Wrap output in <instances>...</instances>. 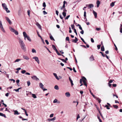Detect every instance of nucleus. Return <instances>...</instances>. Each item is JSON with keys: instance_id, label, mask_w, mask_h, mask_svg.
I'll use <instances>...</instances> for the list:
<instances>
[{"instance_id": "obj_1", "label": "nucleus", "mask_w": 122, "mask_h": 122, "mask_svg": "<svg viewBox=\"0 0 122 122\" xmlns=\"http://www.w3.org/2000/svg\"><path fill=\"white\" fill-rule=\"evenodd\" d=\"M20 46L21 48L24 51H25L26 50V48L25 44L23 41L20 38H18Z\"/></svg>"}, {"instance_id": "obj_2", "label": "nucleus", "mask_w": 122, "mask_h": 122, "mask_svg": "<svg viewBox=\"0 0 122 122\" xmlns=\"http://www.w3.org/2000/svg\"><path fill=\"white\" fill-rule=\"evenodd\" d=\"M23 36L24 37V39L25 40H26V38H27V39L30 41V42L31 41V39L30 37L28 36L26 32L25 31H24L23 33Z\"/></svg>"}, {"instance_id": "obj_3", "label": "nucleus", "mask_w": 122, "mask_h": 122, "mask_svg": "<svg viewBox=\"0 0 122 122\" xmlns=\"http://www.w3.org/2000/svg\"><path fill=\"white\" fill-rule=\"evenodd\" d=\"M2 5L3 9L5 10L7 13H9L10 12V10H8V9L7 7V5L5 3H2Z\"/></svg>"}, {"instance_id": "obj_4", "label": "nucleus", "mask_w": 122, "mask_h": 122, "mask_svg": "<svg viewBox=\"0 0 122 122\" xmlns=\"http://www.w3.org/2000/svg\"><path fill=\"white\" fill-rule=\"evenodd\" d=\"M9 29L12 32H14L16 35H18V32L12 27H9Z\"/></svg>"}, {"instance_id": "obj_5", "label": "nucleus", "mask_w": 122, "mask_h": 122, "mask_svg": "<svg viewBox=\"0 0 122 122\" xmlns=\"http://www.w3.org/2000/svg\"><path fill=\"white\" fill-rule=\"evenodd\" d=\"M0 28L1 30L3 32H5V31L4 30L2 24V22L0 20Z\"/></svg>"}, {"instance_id": "obj_6", "label": "nucleus", "mask_w": 122, "mask_h": 122, "mask_svg": "<svg viewBox=\"0 0 122 122\" xmlns=\"http://www.w3.org/2000/svg\"><path fill=\"white\" fill-rule=\"evenodd\" d=\"M82 81L84 83V85L87 86V84H86V82L87 81V80L86 78L84 77H83L81 79Z\"/></svg>"}, {"instance_id": "obj_7", "label": "nucleus", "mask_w": 122, "mask_h": 122, "mask_svg": "<svg viewBox=\"0 0 122 122\" xmlns=\"http://www.w3.org/2000/svg\"><path fill=\"white\" fill-rule=\"evenodd\" d=\"M32 59H35L36 61L37 62L38 64H39L40 61L38 57L37 56L34 57H33Z\"/></svg>"}, {"instance_id": "obj_8", "label": "nucleus", "mask_w": 122, "mask_h": 122, "mask_svg": "<svg viewBox=\"0 0 122 122\" xmlns=\"http://www.w3.org/2000/svg\"><path fill=\"white\" fill-rule=\"evenodd\" d=\"M31 78L33 80H35L37 81L39 80V79L35 76H33L31 77Z\"/></svg>"}, {"instance_id": "obj_9", "label": "nucleus", "mask_w": 122, "mask_h": 122, "mask_svg": "<svg viewBox=\"0 0 122 122\" xmlns=\"http://www.w3.org/2000/svg\"><path fill=\"white\" fill-rule=\"evenodd\" d=\"M5 18L6 20L8 21V22L10 24H12V22L8 17H5Z\"/></svg>"}, {"instance_id": "obj_10", "label": "nucleus", "mask_w": 122, "mask_h": 122, "mask_svg": "<svg viewBox=\"0 0 122 122\" xmlns=\"http://www.w3.org/2000/svg\"><path fill=\"white\" fill-rule=\"evenodd\" d=\"M56 119V118L55 117H54L53 118H49L48 119V120L49 121H55Z\"/></svg>"}, {"instance_id": "obj_11", "label": "nucleus", "mask_w": 122, "mask_h": 122, "mask_svg": "<svg viewBox=\"0 0 122 122\" xmlns=\"http://www.w3.org/2000/svg\"><path fill=\"white\" fill-rule=\"evenodd\" d=\"M75 39H72V42L74 43H76L78 41V39L76 37H75Z\"/></svg>"}, {"instance_id": "obj_12", "label": "nucleus", "mask_w": 122, "mask_h": 122, "mask_svg": "<svg viewBox=\"0 0 122 122\" xmlns=\"http://www.w3.org/2000/svg\"><path fill=\"white\" fill-rule=\"evenodd\" d=\"M36 25L37 26L38 28L40 29H41V30H42V29L41 27V25L39 23H38L37 22V23L36 24Z\"/></svg>"}, {"instance_id": "obj_13", "label": "nucleus", "mask_w": 122, "mask_h": 122, "mask_svg": "<svg viewBox=\"0 0 122 122\" xmlns=\"http://www.w3.org/2000/svg\"><path fill=\"white\" fill-rule=\"evenodd\" d=\"M39 84L40 88H41L42 89H43L44 85L42 84L41 83H40Z\"/></svg>"}, {"instance_id": "obj_14", "label": "nucleus", "mask_w": 122, "mask_h": 122, "mask_svg": "<svg viewBox=\"0 0 122 122\" xmlns=\"http://www.w3.org/2000/svg\"><path fill=\"white\" fill-rule=\"evenodd\" d=\"M23 58L24 59H25L27 60H28L29 59V57H28L26 56H23Z\"/></svg>"}, {"instance_id": "obj_15", "label": "nucleus", "mask_w": 122, "mask_h": 122, "mask_svg": "<svg viewBox=\"0 0 122 122\" xmlns=\"http://www.w3.org/2000/svg\"><path fill=\"white\" fill-rule=\"evenodd\" d=\"M13 111L14 112V114L15 115H18L20 114V113H19L18 112L17 110H14Z\"/></svg>"}, {"instance_id": "obj_16", "label": "nucleus", "mask_w": 122, "mask_h": 122, "mask_svg": "<svg viewBox=\"0 0 122 122\" xmlns=\"http://www.w3.org/2000/svg\"><path fill=\"white\" fill-rule=\"evenodd\" d=\"M65 95L66 96L68 97H69L70 96V95L69 92H67L65 93Z\"/></svg>"}, {"instance_id": "obj_17", "label": "nucleus", "mask_w": 122, "mask_h": 122, "mask_svg": "<svg viewBox=\"0 0 122 122\" xmlns=\"http://www.w3.org/2000/svg\"><path fill=\"white\" fill-rule=\"evenodd\" d=\"M93 13L95 17V18H97V13L96 12H95L94 10H93Z\"/></svg>"}, {"instance_id": "obj_18", "label": "nucleus", "mask_w": 122, "mask_h": 122, "mask_svg": "<svg viewBox=\"0 0 122 122\" xmlns=\"http://www.w3.org/2000/svg\"><path fill=\"white\" fill-rule=\"evenodd\" d=\"M96 3L97 4V7H99V5L100 4V2L99 0H98L97 1Z\"/></svg>"}, {"instance_id": "obj_19", "label": "nucleus", "mask_w": 122, "mask_h": 122, "mask_svg": "<svg viewBox=\"0 0 122 122\" xmlns=\"http://www.w3.org/2000/svg\"><path fill=\"white\" fill-rule=\"evenodd\" d=\"M53 74L55 76L56 78L58 80H59V78L58 77L56 74V73H53Z\"/></svg>"}, {"instance_id": "obj_20", "label": "nucleus", "mask_w": 122, "mask_h": 122, "mask_svg": "<svg viewBox=\"0 0 122 122\" xmlns=\"http://www.w3.org/2000/svg\"><path fill=\"white\" fill-rule=\"evenodd\" d=\"M0 116L4 117L5 118H6V117L5 114L0 112Z\"/></svg>"}, {"instance_id": "obj_21", "label": "nucleus", "mask_w": 122, "mask_h": 122, "mask_svg": "<svg viewBox=\"0 0 122 122\" xmlns=\"http://www.w3.org/2000/svg\"><path fill=\"white\" fill-rule=\"evenodd\" d=\"M84 19H86V21L87 19L86 18V11H85L84 12Z\"/></svg>"}, {"instance_id": "obj_22", "label": "nucleus", "mask_w": 122, "mask_h": 122, "mask_svg": "<svg viewBox=\"0 0 122 122\" xmlns=\"http://www.w3.org/2000/svg\"><path fill=\"white\" fill-rule=\"evenodd\" d=\"M90 60L91 61H92L94 60L93 57L92 56H91L90 58Z\"/></svg>"}, {"instance_id": "obj_23", "label": "nucleus", "mask_w": 122, "mask_h": 122, "mask_svg": "<svg viewBox=\"0 0 122 122\" xmlns=\"http://www.w3.org/2000/svg\"><path fill=\"white\" fill-rule=\"evenodd\" d=\"M93 5L92 4H90L88 5V7L90 8L93 7Z\"/></svg>"}, {"instance_id": "obj_24", "label": "nucleus", "mask_w": 122, "mask_h": 122, "mask_svg": "<svg viewBox=\"0 0 122 122\" xmlns=\"http://www.w3.org/2000/svg\"><path fill=\"white\" fill-rule=\"evenodd\" d=\"M115 2H112L110 4V6L112 7L114 5V4L115 3Z\"/></svg>"}, {"instance_id": "obj_25", "label": "nucleus", "mask_w": 122, "mask_h": 122, "mask_svg": "<svg viewBox=\"0 0 122 122\" xmlns=\"http://www.w3.org/2000/svg\"><path fill=\"white\" fill-rule=\"evenodd\" d=\"M66 3L67 4V3L66 2V1H64L63 2V5L62 6L63 7H64V8H65V4Z\"/></svg>"}, {"instance_id": "obj_26", "label": "nucleus", "mask_w": 122, "mask_h": 122, "mask_svg": "<svg viewBox=\"0 0 122 122\" xmlns=\"http://www.w3.org/2000/svg\"><path fill=\"white\" fill-rule=\"evenodd\" d=\"M31 51L33 53H36V51L35 49H32Z\"/></svg>"}, {"instance_id": "obj_27", "label": "nucleus", "mask_w": 122, "mask_h": 122, "mask_svg": "<svg viewBox=\"0 0 122 122\" xmlns=\"http://www.w3.org/2000/svg\"><path fill=\"white\" fill-rule=\"evenodd\" d=\"M21 60V59H16L14 62H18Z\"/></svg>"}, {"instance_id": "obj_28", "label": "nucleus", "mask_w": 122, "mask_h": 122, "mask_svg": "<svg viewBox=\"0 0 122 122\" xmlns=\"http://www.w3.org/2000/svg\"><path fill=\"white\" fill-rule=\"evenodd\" d=\"M54 88L55 89L57 90H58L59 89V88H58V86L56 85L54 86Z\"/></svg>"}, {"instance_id": "obj_29", "label": "nucleus", "mask_w": 122, "mask_h": 122, "mask_svg": "<svg viewBox=\"0 0 122 122\" xmlns=\"http://www.w3.org/2000/svg\"><path fill=\"white\" fill-rule=\"evenodd\" d=\"M32 96L35 98H36L37 97L35 94H32Z\"/></svg>"}, {"instance_id": "obj_30", "label": "nucleus", "mask_w": 122, "mask_h": 122, "mask_svg": "<svg viewBox=\"0 0 122 122\" xmlns=\"http://www.w3.org/2000/svg\"><path fill=\"white\" fill-rule=\"evenodd\" d=\"M101 50L102 51H104V48L103 46L101 47Z\"/></svg>"}, {"instance_id": "obj_31", "label": "nucleus", "mask_w": 122, "mask_h": 122, "mask_svg": "<svg viewBox=\"0 0 122 122\" xmlns=\"http://www.w3.org/2000/svg\"><path fill=\"white\" fill-rule=\"evenodd\" d=\"M120 32L121 33H122V25H121L120 27Z\"/></svg>"}, {"instance_id": "obj_32", "label": "nucleus", "mask_w": 122, "mask_h": 122, "mask_svg": "<svg viewBox=\"0 0 122 122\" xmlns=\"http://www.w3.org/2000/svg\"><path fill=\"white\" fill-rule=\"evenodd\" d=\"M50 37L51 40H53L54 41H55L54 39L52 36V35H51L50 36Z\"/></svg>"}, {"instance_id": "obj_33", "label": "nucleus", "mask_w": 122, "mask_h": 122, "mask_svg": "<svg viewBox=\"0 0 122 122\" xmlns=\"http://www.w3.org/2000/svg\"><path fill=\"white\" fill-rule=\"evenodd\" d=\"M52 47L54 50H55L56 49L55 47V46L53 45H52Z\"/></svg>"}, {"instance_id": "obj_34", "label": "nucleus", "mask_w": 122, "mask_h": 122, "mask_svg": "<svg viewBox=\"0 0 122 122\" xmlns=\"http://www.w3.org/2000/svg\"><path fill=\"white\" fill-rule=\"evenodd\" d=\"M80 38L81 40L83 41V42L85 44H86V43L85 41L81 37H80Z\"/></svg>"}, {"instance_id": "obj_35", "label": "nucleus", "mask_w": 122, "mask_h": 122, "mask_svg": "<svg viewBox=\"0 0 122 122\" xmlns=\"http://www.w3.org/2000/svg\"><path fill=\"white\" fill-rule=\"evenodd\" d=\"M57 100L56 99H55L53 101V103H56L57 102Z\"/></svg>"}, {"instance_id": "obj_36", "label": "nucleus", "mask_w": 122, "mask_h": 122, "mask_svg": "<svg viewBox=\"0 0 122 122\" xmlns=\"http://www.w3.org/2000/svg\"><path fill=\"white\" fill-rule=\"evenodd\" d=\"M113 107L117 109L118 108V107L116 105H113Z\"/></svg>"}, {"instance_id": "obj_37", "label": "nucleus", "mask_w": 122, "mask_h": 122, "mask_svg": "<svg viewBox=\"0 0 122 122\" xmlns=\"http://www.w3.org/2000/svg\"><path fill=\"white\" fill-rule=\"evenodd\" d=\"M43 6L45 7L46 6V5L45 2H44L43 3Z\"/></svg>"}, {"instance_id": "obj_38", "label": "nucleus", "mask_w": 122, "mask_h": 122, "mask_svg": "<svg viewBox=\"0 0 122 122\" xmlns=\"http://www.w3.org/2000/svg\"><path fill=\"white\" fill-rule=\"evenodd\" d=\"M97 101H99V103H100L101 102V99H99V98H97Z\"/></svg>"}, {"instance_id": "obj_39", "label": "nucleus", "mask_w": 122, "mask_h": 122, "mask_svg": "<svg viewBox=\"0 0 122 122\" xmlns=\"http://www.w3.org/2000/svg\"><path fill=\"white\" fill-rule=\"evenodd\" d=\"M66 12H63L62 13V14L63 16L64 17H65L66 16Z\"/></svg>"}, {"instance_id": "obj_40", "label": "nucleus", "mask_w": 122, "mask_h": 122, "mask_svg": "<svg viewBox=\"0 0 122 122\" xmlns=\"http://www.w3.org/2000/svg\"><path fill=\"white\" fill-rule=\"evenodd\" d=\"M27 85L28 86H29L30 84V82L29 81H28L27 82Z\"/></svg>"}, {"instance_id": "obj_41", "label": "nucleus", "mask_w": 122, "mask_h": 122, "mask_svg": "<svg viewBox=\"0 0 122 122\" xmlns=\"http://www.w3.org/2000/svg\"><path fill=\"white\" fill-rule=\"evenodd\" d=\"M71 26L72 29L73 30L75 29L74 28V25H71Z\"/></svg>"}, {"instance_id": "obj_42", "label": "nucleus", "mask_w": 122, "mask_h": 122, "mask_svg": "<svg viewBox=\"0 0 122 122\" xmlns=\"http://www.w3.org/2000/svg\"><path fill=\"white\" fill-rule=\"evenodd\" d=\"M105 107H106L108 109H110V108L109 107V106L107 105H106Z\"/></svg>"}, {"instance_id": "obj_43", "label": "nucleus", "mask_w": 122, "mask_h": 122, "mask_svg": "<svg viewBox=\"0 0 122 122\" xmlns=\"http://www.w3.org/2000/svg\"><path fill=\"white\" fill-rule=\"evenodd\" d=\"M26 72L25 70H23L21 71V73L22 74H24Z\"/></svg>"}, {"instance_id": "obj_44", "label": "nucleus", "mask_w": 122, "mask_h": 122, "mask_svg": "<svg viewBox=\"0 0 122 122\" xmlns=\"http://www.w3.org/2000/svg\"><path fill=\"white\" fill-rule=\"evenodd\" d=\"M54 114L53 113H52L51 114L50 116V118L52 117H53Z\"/></svg>"}, {"instance_id": "obj_45", "label": "nucleus", "mask_w": 122, "mask_h": 122, "mask_svg": "<svg viewBox=\"0 0 122 122\" xmlns=\"http://www.w3.org/2000/svg\"><path fill=\"white\" fill-rule=\"evenodd\" d=\"M80 117V116L79 114H78L76 118V121H77L78 118Z\"/></svg>"}, {"instance_id": "obj_46", "label": "nucleus", "mask_w": 122, "mask_h": 122, "mask_svg": "<svg viewBox=\"0 0 122 122\" xmlns=\"http://www.w3.org/2000/svg\"><path fill=\"white\" fill-rule=\"evenodd\" d=\"M69 38L68 37H67L66 38V41H69Z\"/></svg>"}, {"instance_id": "obj_47", "label": "nucleus", "mask_w": 122, "mask_h": 122, "mask_svg": "<svg viewBox=\"0 0 122 122\" xmlns=\"http://www.w3.org/2000/svg\"><path fill=\"white\" fill-rule=\"evenodd\" d=\"M100 53L102 55L103 57H104L105 56V55L103 54V53L102 52H100Z\"/></svg>"}, {"instance_id": "obj_48", "label": "nucleus", "mask_w": 122, "mask_h": 122, "mask_svg": "<svg viewBox=\"0 0 122 122\" xmlns=\"http://www.w3.org/2000/svg\"><path fill=\"white\" fill-rule=\"evenodd\" d=\"M61 60L65 62V63H66V61H65V60H64V59H61Z\"/></svg>"}, {"instance_id": "obj_49", "label": "nucleus", "mask_w": 122, "mask_h": 122, "mask_svg": "<svg viewBox=\"0 0 122 122\" xmlns=\"http://www.w3.org/2000/svg\"><path fill=\"white\" fill-rule=\"evenodd\" d=\"M101 46V45H98L97 46V47L98 48V49H99L100 48V47Z\"/></svg>"}, {"instance_id": "obj_50", "label": "nucleus", "mask_w": 122, "mask_h": 122, "mask_svg": "<svg viewBox=\"0 0 122 122\" xmlns=\"http://www.w3.org/2000/svg\"><path fill=\"white\" fill-rule=\"evenodd\" d=\"M70 15L67 16L65 18V19L66 20L68 19V18H69L70 17Z\"/></svg>"}, {"instance_id": "obj_51", "label": "nucleus", "mask_w": 122, "mask_h": 122, "mask_svg": "<svg viewBox=\"0 0 122 122\" xmlns=\"http://www.w3.org/2000/svg\"><path fill=\"white\" fill-rule=\"evenodd\" d=\"M9 80L10 81H13L14 83L15 82V80H14L12 79H10Z\"/></svg>"}, {"instance_id": "obj_52", "label": "nucleus", "mask_w": 122, "mask_h": 122, "mask_svg": "<svg viewBox=\"0 0 122 122\" xmlns=\"http://www.w3.org/2000/svg\"><path fill=\"white\" fill-rule=\"evenodd\" d=\"M98 31L101 30V28H97L96 29Z\"/></svg>"}, {"instance_id": "obj_53", "label": "nucleus", "mask_w": 122, "mask_h": 122, "mask_svg": "<svg viewBox=\"0 0 122 122\" xmlns=\"http://www.w3.org/2000/svg\"><path fill=\"white\" fill-rule=\"evenodd\" d=\"M91 41L92 43H94V41L92 38H91Z\"/></svg>"}, {"instance_id": "obj_54", "label": "nucleus", "mask_w": 122, "mask_h": 122, "mask_svg": "<svg viewBox=\"0 0 122 122\" xmlns=\"http://www.w3.org/2000/svg\"><path fill=\"white\" fill-rule=\"evenodd\" d=\"M45 41L47 45L49 44V43L47 40H46Z\"/></svg>"}, {"instance_id": "obj_55", "label": "nucleus", "mask_w": 122, "mask_h": 122, "mask_svg": "<svg viewBox=\"0 0 122 122\" xmlns=\"http://www.w3.org/2000/svg\"><path fill=\"white\" fill-rule=\"evenodd\" d=\"M27 13L28 15L29 16H30V10H28L27 11Z\"/></svg>"}, {"instance_id": "obj_56", "label": "nucleus", "mask_w": 122, "mask_h": 122, "mask_svg": "<svg viewBox=\"0 0 122 122\" xmlns=\"http://www.w3.org/2000/svg\"><path fill=\"white\" fill-rule=\"evenodd\" d=\"M117 84H112V86L114 87H116L117 86Z\"/></svg>"}, {"instance_id": "obj_57", "label": "nucleus", "mask_w": 122, "mask_h": 122, "mask_svg": "<svg viewBox=\"0 0 122 122\" xmlns=\"http://www.w3.org/2000/svg\"><path fill=\"white\" fill-rule=\"evenodd\" d=\"M56 14L57 15H58V13H59V12H58V11L57 10H56Z\"/></svg>"}, {"instance_id": "obj_58", "label": "nucleus", "mask_w": 122, "mask_h": 122, "mask_svg": "<svg viewBox=\"0 0 122 122\" xmlns=\"http://www.w3.org/2000/svg\"><path fill=\"white\" fill-rule=\"evenodd\" d=\"M71 83V86H72L73 85V81L72 80L71 81H70Z\"/></svg>"}, {"instance_id": "obj_59", "label": "nucleus", "mask_w": 122, "mask_h": 122, "mask_svg": "<svg viewBox=\"0 0 122 122\" xmlns=\"http://www.w3.org/2000/svg\"><path fill=\"white\" fill-rule=\"evenodd\" d=\"M41 40H42V42H43V43L44 44H45V43L44 42V40H43V39H42V37H41Z\"/></svg>"}, {"instance_id": "obj_60", "label": "nucleus", "mask_w": 122, "mask_h": 122, "mask_svg": "<svg viewBox=\"0 0 122 122\" xmlns=\"http://www.w3.org/2000/svg\"><path fill=\"white\" fill-rule=\"evenodd\" d=\"M81 30L82 31H81L80 32L82 34H83L84 33V31L83 30Z\"/></svg>"}, {"instance_id": "obj_61", "label": "nucleus", "mask_w": 122, "mask_h": 122, "mask_svg": "<svg viewBox=\"0 0 122 122\" xmlns=\"http://www.w3.org/2000/svg\"><path fill=\"white\" fill-rule=\"evenodd\" d=\"M14 90L16 92H19V90L18 89H14Z\"/></svg>"}, {"instance_id": "obj_62", "label": "nucleus", "mask_w": 122, "mask_h": 122, "mask_svg": "<svg viewBox=\"0 0 122 122\" xmlns=\"http://www.w3.org/2000/svg\"><path fill=\"white\" fill-rule=\"evenodd\" d=\"M43 14H47V12H46V11H43Z\"/></svg>"}, {"instance_id": "obj_63", "label": "nucleus", "mask_w": 122, "mask_h": 122, "mask_svg": "<svg viewBox=\"0 0 122 122\" xmlns=\"http://www.w3.org/2000/svg\"><path fill=\"white\" fill-rule=\"evenodd\" d=\"M108 85L110 87H111V86H112V84H110V83H108Z\"/></svg>"}, {"instance_id": "obj_64", "label": "nucleus", "mask_w": 122, "mask_h": 122, "mask_svg": "<svg viewBox=\"0 0 122 122\" xmlns=\"http://www.w3.org/2000/svg\"><path fill=\"white\" fill-rule=\"evenodd\" d=\"M21 68L20 67L18 68H17L16 69L17 70V71H18L20 70H21Z\"/></svg>"}]
</instances>
